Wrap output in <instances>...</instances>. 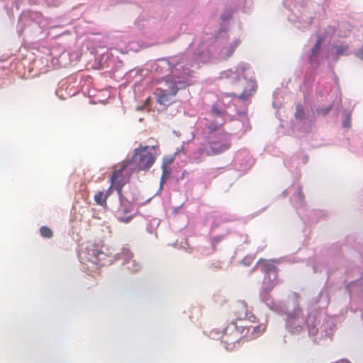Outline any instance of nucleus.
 I'll use <instances>...</instances> for the list:
<instances>
[{
	"instance_id": "f257e3e1",
	"label": "nucleus",
	"mask_w": 363,
	"mask_h": 363,
	"mask_svg": "<svg viewBox=\"0 0 363 363\" xmlns=\"http://www.w3.org/2000/svg\"><path fill=\"white\" fill-rule=\"evenodd\" d=\"M167 63L171 68V74L165 78L168 82L178 86L179 88L184 89L189 84V78L193 76V70L187 66L192 67L193 62H190L188 56L185 54L169 57Z\"/></svg>"
},
{
	"instance_id": "f03ea898",
	"label": "nucleus",
	"mask_w": 363,
	"mask_h": 363,
	"mask_svg": "<svg viewBox=\"0 0 363 363\" xmlns=\"http://www.w3.org/2000/svg\"><path fill=\"white\" fill-rule=\"evenodd\" d=\"M231 147L230 135L226 132L213 134L210 140L199 147L194 155L196 162L202 160L203 155L214 156L227 151Z\"/></svg>"
},
{
	"instance_id": "7ed1b4c3",
	"label": "nucleus",
	"mask_w": 363,
	"mask_h": 363,
	"mask_svg": "<svg viewBox=\"0 0 363 363\" xmlns=\"http://www.w3.org/2000/svg\"><path fill=\"white\" fill-rule=\"evenodd\" d=\"M157 146L140 145L133 150L130 160L125 161L132 165L131 172H147L155 164L157 158Z\"/></svg>"
},
{
	"instance_id": "20e7f679",
	"label": "nucleus",
	"mask_w": 363,
	"mask_h": 363,
	"mask_svg": "<svg viewBox=\"0 0 363 363\" xmlns=\"http://www.w3.org/2000/svg\"><path fill=\"white\" fill-rule=\"evenodd\" d=\"M275 263L274 260L260 259L257 264L261 272L264 274L260 289V296L264 300L269 299V294L279 283L278 268Z\"/></svg>"
},
{
	"instance_id": "39448f33",
	"label": "nucleus",
	"mask_w": 363,
	"mask_h": 363,
	"mask_svg": "<svg viewBox=\"0 0 363 363\" xmlns=\"http://www.w3.org/2000/svg\"><path fill=\"white\" fill-rule=\"evenodd\" d=\"M179 89H182L179 88L178 86L164 79L163 86L157 88L155 91L157 101L160 104L169 106L174 102V99Z\"/></svg>"
},
{
	"instance_id": "423d86ee",
	"label": "nucleus",
	"mask_w": 363,
	"mask_h": 363,
	"mask_svg": "<svg viewBox=\"0 0 363 363\" xmlns=\"http://www.w3.org/2000/svg\"><path fill=\"white\" fill-rule=\"evenodd\" d=\"M242 338V336L240 334L237 325L231 323L225 328L221 335L220 340L226 350H232Z\"/></svg>"
},
{
	"instance_id": "0eeeda50",
	"label": "nucleus",
	"mask_w": 363,
	"mask_h": 363,
	"mask_svg": "<svg viewBox=\"0 0 363 363\" xmlns=\"http://www.w3.org/2000/svg\"><path fill=\"white\" fill-rule=\"evenodd\" d=\"M128 167V163L123 161L121 168L115 170L110 178V182L115 185V189L118 195L123 194L122 189L129 181L130 172H128L127 171Z\"/></svg>"
},
{
	"instance_id": "6e6552de",
	"label": "nucleus",
	"mask_w": 363,
	"mask_h": 363,
	"mask_svg": "<svg viewBox=\"0 0 363 363\" xmlns=\"http://www.w3.org/2000/svg\"><path fill=\"white\" fill-rule=\"evenodd\" d=\"M86 255L85 259L87 262L98 266H104L109 255L103 250V247L90 245L84 252Z\"/></svg>"
},
{
	"instance_id": "1a4fd4ad",
	"label": "nucleus",
	"mask_w": 363,
	"mask_h": 363,
	"mask_svg": "<svg viewBox=\"0 0 363 363\" xmlns=\"http://www.w3.org/2000/svg\"><path fill=\"white\" fill-rule=\"evenodd\" d=\"M118 196L120 206L116 211V217L119 221L128 223L133 218V215L130 214L133 210V205L123 194L118 195Z\"/></svg>"
},
{
	"instance_id": "9d476101",
	"label": "nucleus",
	"mask_w": 363,
	"mask_h": 363,
	"mask_svg": "<svg viewBox=\"0 0 363 363\" xmlns=\"http://www.w3.org/2000/svg\"><path fill=\"white\" fill-rule=\"evenodd\" d=\"M267 328L266 324H259L257 325H250L249 326L242 327V333H243L245 330L246 333L245 336L247 340H254L260 335L265 331Z\"/></svg>"
},
{
	"instance_id": "9b49d317",
	"label": "nucleus",
	"mask_w": 363,
	"mask_h": 363,
	"mask_svg": "<svg viewBox=\"0 0 363 363\" xmlns=\"http://www.w3.org/2000/svg\"><path fill=\"white\" fill-rule=\"evenodd\" d=\"M231 313L238 320L245 319L247 313V303L243 301H238L231 306Z\"/></svg>"
},
{
	"instance_id": "f8f14e48",
	"label": "nucleus",
	"mask_w": 363,
	"mask_h": 363,
	"mask_svg": "<svg viewBox=\"0 0 363 363\" xmlns=\"http://www.w3.org/2000/svg\"><path fill=\"white\" fill-rule=\"evenodd\" d=\"M240 80L242 82V84L247 83L249 89H244L239 97L242 99H247L255 92L256 85L254 82H247L246 79H240Z\"/></svg>"
},
{
	"instance_id": "ddd939ff",
	"label": "nucleus",
	"mask_w": 363,
	"mask_h": 363,
	"mask_svg": "<svg viewBox=\"0 0 363 363\" xmlns=\"http://www.w3.org/2000/svg\"><path fill=\"white\" fill-rule=\"evenodd\" d=\"M119 259L123 260V265L125 267L128 264H130V261L133 259V254L128 248H123L121 252L118 255Z\"/></svg>"
},
{
	"instance_id": "4468645a",
	"label": "nucleus",
	"mask_w": 363,
	"mask_h": 363,
	"mask_svg": "<svg viewBox=\"0 0 363 363\" xmlns=\"http://www.w3.org/2000/svg\"><path fill=\"white\" fill-rule=\"evenodd\" d=\"M107 195L104 194V191H98L94 196V200L95 203L97 205L104 208H106L107 206Z\"/></svg>"
},
{
	"instance_id": "2eb2a0df",
	"label": "nucleus",
	"mask_w": 363,
	"mask_h": 363,
	"mask_svg": "<svg viewBox=\"0 0 363 363\" xmlns=\"http://www.w3.org/2000/svg\"><path fill=\"white\" fill-rule=\"evenodd\" d=\"M125 267L130 273H136L141 269V264L136 259H133L130 261V264H128Z\"/></svg>"
},
{
	"instance_id": "dca6fc26",
	"label": "nucleus",
	"mask_w": 363,
	"mask_h": 363,
	"mask_svg": "<svg viewBox=\"0 0 363 363\" xmlns=\"http://www.w3.org/2000/svg\"><path fill=\"white\" fill-rule=\"evenodd\" d=\"M333 48L336 50L337 58L339 55H347L350 54L348 52L349 45L347 44L334 45Z\"/></svg>"
},
{
	"instance_id": "f3484780",
	"label": "nucleus",
	"mask_w": 363,
	"mask_h": 363,
	"mask_svg": "<svg viewBox=\"0 0 363 363\" xmlns=\"http://www.w3.org/2000/svg\"><path fill=\"white\" fill-rule=\"evenodd\" d=\"M323 39L321 36H320L318 38V40H316L315 44L314 45V46L313 47V48L311 50V54H312L313 57H316L318 55V54L320 51L321 45L323 43Z\"/></svg>"
},
{
	"instance_id": "a211bd4d",
	"label": "nucleus",
	"mask_w": 363,
	"mask_h": 363,
	"mask_svg": "<svg viewBox=\"0 0 363 363\" xmlns=\"http://www.w3.org/2000/svg\"><path fill=\"white\" fill-rule=\"evenodd\" d=\"M40 233L45 238H51L53 236L52 230L48 226H42L40 228Z\"/></svg>"
},
{
	"instance_id": "6ab92c4d",
	"label": "nucleus",
	"mask_w": 363,
	"mask_h": 363,
	"mask_svg": "<svg viewBox=\"0 0 363 363\" xmlns=\"http://www.w3.org/2000/svg\"><path fill=\"white\" fill-rule=\"evenodd\" d=\"M174 161V158L172 157H164L162 160V168L164 174L169 173L167 171V167L170 165Z\"/></svg>"
},
{
	"instance_id": "aec40b11",
	"label": "nucleus",
	"mask_w": 363,
	"mask_h": 363,
	"mask_svg": "<svg viewBox=\"0 0 363 363\" xmlns=\"http://www.w3.org/2000/svg\"><path fill=\"white\" fill-rule=\"evenodd\" d=\"M294 116L296 118L299 120H301L305 117V111L301 104H298L296 105Z\"/></svg>"
},
{
	"instance_id": "412c9836",
	"label": "nucleus",
	"mask_w": 363,
	"mask_h": 363,
	"mask_svg": "<svg viewBox=\"0 0 363 363\" xmlns=\"http://www.w3.org/2000/svg\"><path fill=\"white\" fill-rule=\"evenodd\" d=\"M237 47V45H231L229 48H226L223 50V52L225 55L227 57H230L233 53L234 52V50L235 48Z\"/></svg>"
},
{
	"instance_id": "4be33fe9",
	"label": "nucleus",
	"mask_w": 363,
	"mask_h": 363,
	"mask_svg": "<svg viewBox=\"0 0 363 363\" xmlns=\"http://www.w3.org/2000/svg\"><path fill=\"white\" fill-rule=\"evenodd\" d=\"M214 300L216 303H218L220 305H223L226 301V299L225 298V297L220 294L215 295Z\"/></svg>"
},
{
	"instance_id": "5701e85b",
	"label": "nucleus",
	"mask_w": 363,
	"mask_h": 363,
	"mask_svg": "<svg viewBox=\"0 0 363 363\" xmlns=\"http://www.w3.org/2000/svg\"><path fill=\"white\" fill-rule=\"evenodd\" d=\"M115 189V185L113 183H111V186L109 188L104 192L106 195H107V198L113 193V190Z\"/></svg>"
},
{
	"instance_id": "b1692460",
	"label": "nucleus",
	"mask_w": 363,
	"mask_h": 363,
	"mask_svg": "<svg viewBox=\"0 0 363 363\" xmlns=\"http://www.w3.org/2000/svg\"><path fill=\"white\" fill-rule=\"evenodd\" d=\"M330 109H331L330 107L327 108H323V109L319 110L318 113L323 114V116H325L328 113V112Z\"/></svg>"
},
{
	"instance_id": "393cba45",
	"label": "nucleus",
	"mask_w": 363,
	"mask_h": 363,
	"mask_svg": "<svg viewBox=\"0 0 363 363\" xmlns=\"http://www.w3.org/2000/svg\"><path fill=\"white\" fill-rule=\"evenodd\" d=\"M343 126L345 127V128H350V117H347L343 121Z\"/></svg>"
},
{
	"instance_id": "a878e982",
	"label": "nucleus",
	"mask_w": 363,
	"mask_h": 363,
	"mask_svg": "<svg viewBox=\"0 0 363 363\" xmlns=\"http://www.w3.org/2000/svg\"><path fill=\"white\" fill-rule=\"evenodd\" d=\"M356 56L359 57L360 59L363 60V46H362V48L358 51L356 52L355 53Z\"/></svg>"
},
{
	"instance_id": "bb28decb",
	"label": "nucleus",
	"mask_w": 363,
	"mask_h": 363,
	"mask_svg": "<svg viewBox=\"0 0 363 363\" xmlns=\"http://www.w3.org/2000/svg\"><path fill=\"white\" fill-rule=\"evenodd\" d=\"M208 128H209L211 131H215V130H217V127H216V125H212L209 126V127H208Z\"/></svg>"
},
{
	"instance_id": "cd10ccee",
	"label": "nucleus",
	"mask_w": 363,
	"mask_h": 363,
	"mask_svg": "<svg viewBox=\"0 0 363 363\" xmlns=\"http://www.w3.org/2000/svg\"><path fill=\"white\" fill-rule=\"evenodd\" d=\"M299 195H300V196H303V193H302V191H300V192H299Z\"/></svg>"
}]
</instances>
